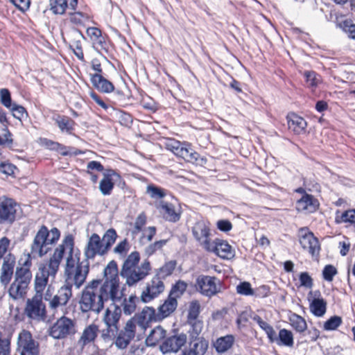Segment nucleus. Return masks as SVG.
<instances>
[{
	"instance_id": "nucleus-1",
	"label": "nucleus",
	"mask_w": 355,
	"mask_h": 355,
	"mask_svg": "<svg viewBox=\"0 0 355 355\" xmlns=\"http://www.w3.org/2000/svg\"><path fill=\"white\" fill-rule=\"evenodd\" d=\"M114 290L112 285L101 284L99 279L89 282L83 290L79 301L81 311L98 313L103 310L105 302H119L121 297L118 296V292Z\"/></svg>"
},
{
	"instance_id": "nucleus-2",
	"label": "nucleus",
	"mask_w": 355,
	"mask_h": 355,
	"mask_svg": "<svg viewBox=\"0 0 355 355\" xmlns=\"http://www.w3.org/2000/svg\"><path fill=\"white\" fill-rule=\"evenodd\" d=\"M67 252L64 266V285L72 290V287L80 288L85 282L89 270V265L87 260L80 261V252L74 249L73 239L69 235L64 238Z\"/></svg>"
},
{
	"instance_id": "nucleus-3",
	"label": "nucleus",
	"mask_w": 355,
	"mask_h": 355,
	"mask_svg": "<svg viewBox=\"0 0 355 355\" xmlns=\"http://www.w3.org/2000/svg\"><path fill=\"white\" fill-rule=\"evenodd\" d=\"M139 253L134 251L126 257L123 263L120 275L125 279V283L129 286H135L144 279L151 270L148 260L146 259L139 265Z\"/></svg>"
},
{
	"instance_id": "nucleus-4",
	"label": "nucleus",
	"mask_w": 355,
	"mask_h": 355,
	"mask_svg": "<svg viewBox=\"0 0 355 355\" xmlns=\"http://www.w3.org/2000/svg\"><path fill=\"white\" fill-rule=\"evenodd\" d=\"M31 260L27 258L21 267H17L14 275V281L10 284L8 293L14 300L23 298L27 293L28 285L32 279L30 270Z\"/></svg>"
},
{
	"instance_id": "nucleus-5",
	"label": "nucleus",
	"mask_w": 355,
	"mask_h": 355,
	"mask_svg": "<svg viewBox=\"0 0 355 355\" xmlns=\"http://www.w3.org/2000/svg\"><path fill=\"white\" fill-rule=\"evenodd\" d=\"M60 231L53 228L49 231L42 226L37 232L31 245V254L33 257H42L51 250L52 245L59 239Z\"/></svg>"
},
{
	"instance_id": "nucleus-6",
	"label": "nucleus",
	"mask_w": 355,
	"mask_h": 355,
	"mask_svg": "<svg viewBox=\"0 0 355 355\" xmlns=\"http://www.w3.org/2000/svg\"><path fill=\"white\" fill-rule=\"evenodd\" d=\"M65 252L64 239L62 243L55 248L49 260L39 265L37 272L49 278L51 282H53L59 270L60 265Z\"/></svg>"
},
{
	"instance_id": "nucleus-7",
	"label": "nucleus",
	"mask_w": 355,
	"mask_h": 355,
	"mask_svg": "<svg viewBox=\"0 0 355 355\" xmlns=\"http://www.w3.org/2000/svg\"><path fill=\"white\" fill-rule=\"evenodd\" d=\"M166 148L176 156L192 164L197 163L200 157L199 154L191 148V144L189 143H182L179 141L171 139L167 141Z\"/></svg>"
},
{
	"instance_id": "nucleus-8",
	"label": "nucleus",
	"mask_w": 355,
	"mask_h": 355,
	"mask_svg": "<svg viewBox=\"0 0 355 355\" xmlns=\"http://www.w3.org/2000/svg\"><path fill=\"white\" fill-rule=\"evenodd\" d=\"M73 320L62 316L50 327L49 335L55 339H63L76 333Z\"/></svg>"
},
{
	"instance_id": "nucleus-9",
	"label": "nucleus",
	"mask_w": 355,
	"mask_h": 355,
	"mask_svg": "<svg viewBox=\"0 0 355 355\" xmlns=\"http://www.w3.org/2000/svg\"><path fill=\"white\" fill-rule=\"evenodd\" d=\"M17 349L20 355H40L38 342L26 330H23L18 336Z\"/></svg>"
},
{
	"instance_id": "nucleus-10",
	"label": "nucleus",
	"mask_w": 355,
	"mask_h": 355,
	"mask_svg": "<svg viewBox=\"0 0 355 355\" xmlns=\"http://www.w3.org/2000/svg\"><path fill=\"white\" fill-rule=\"evenodd\" d=\"M25 312L27 316L37 321H43L46 316V306L42 302V296L35 295L26 302Z\"/></svg>"
},
{
	"instance_id": "nucleus-11",
	"label": "nucleus",
	"mask_w": 355,
	"mask_h": 355,
	"mask_svg": "<svg viewBox=\"0 0 355 355\" xmlns=\"http://www.w3.org/2000/svg\"><path fill=\"white\" fill-rule=\"evenodd\" d=\"M165 289L164 284L159 275L154 276L146 283L145 289L141 294V300L148 303L157 298Z\"/></svg>"
},
{
	"instance_id": "nucleus-12",
	"label": "nucleus",
	"mask_w": 355,
	"mask_h": 355,
	"mask_svg": "<svg viewBox=\"0 0 355 355\" xmlns=\"http://www.w3.org/2000/svg\"><path fill=\"white\" fill-rule=\"evenodd\" d=\"M159 320L158 319V314L155 313V309L150 306H145L141 312L129 320L132 326L137 330L139 329L141 331H144L152 321Z\"/></svg>"
},
{
	"instance_id": "nucleus-13",
	"label": "nucleus",
	"mask_w": 355,
	"mask_h": 355,
	"mask_svg": "<svg viewBox=\"0 0 355 355\" xmlns=\"http://www.w3.org/2000/svg\"><path fill=\"white\" fill-rule=\"evenodd\" d=\"M188 337L185 333H176L166 338L159 345V350L163 354L177 353L187 343Z\"/></svg>"
},
{
	"instance_id": "nucleus-14",
	"label": "nucleus",
	"mask_w": 355,
	"mask_h": 355,
	"mask_svg": "<svg viewBox=\"0 0 355 355\" xmlns=\"http://www.w3.org/2000/svg\"><path fill=\"white\" fill-rule=\"evenodd\" d=\"M107 253L100 236L96 233L92 234L88 239L84 249L86 260L93 259L96 255L103 256Z\"/></svg>"
},
{
	"instance_id": "nucleus-15",
	"label": "nucleus",
	"mask_w": 355,
	"mask_h": 355,
	"mask_svg": "<svg viewBox=\"0 0 355 355\" xmlns=\"http://www.w3.org/2000/svg\"><path fill=\"white\" fill-rule=\"evenodd\" d=\"M196 288L202 295L211 297L219 291L218 279L207 275H200L196 279Z\"/></svg>"
},
{
	"instance_id": "nucleus-16",
	"label": "nucleus",
	"mask_w": 355,
	"mask_h": 355,
	"mask_svg": "<svg viewBox=\"0 0 355 355\" xmlns=\"http://www.w3.org/2000/svg\"><path fill=\"white\" fill-rule=\"evenodd\" d=\"M205 250L223 259H231L234 257V250L232 247L227 241L220 239H216L211 241Z\"/></svg>"
},
{
	"instance_id": "nucleus-17",
	"label": "nucleus",
	"mask_w": 355,
	"mask_h": 355,
	"mask_svg": "<svg viewBox=\"0 0 355 355\" xmlns=\"http://www.w3.org/2000/svg\"><path fill=\"white\" fill-rule=\"evenodd\" d=\"M112 304L106 309L103 316V321L107 328L108 332L114 334L119 330V322L121 315V308L112 302Z\"/></svg>"
},
{
	"instance_id": "nucleus-18",
	"label": "nucleus",
	"mask_w": 355,
	"mask_h": 355,
	"mask_svg": "<svg viewBox=\"0 0 355 355\" xmlns=\"http://www.w3.org/2000/svg\"><path fill=\"white\" fill-rule=\"evenodd\" d=\"M17 204L11 198H0V223L14 222L16 218Z\"/></svg>"
},
{
	"instance_id": "nucleus-19",
	"label": "nucleus",
	"mask_w": 355,
	"mask_h": 355,
	"mask_svg": "<svg viewBox=\"0 0 355 355\" xmlns=\"http://www.w3.org/2000/svg\"><path fill=\"white\" fill-rule=\"evenodd\" d=\"M103 178L99 182V190L103 196L111 194L114 184L121 180V175L112 169H106L103 173Z\"/></svg>"
},
{
	"instance_id": "nucleus-20",
	"label": "nucleus",
	"mask_w": 355,
	"mask_h": 355,
	"mask_svg": "<svg viewBox=\"0 0 355 355\" xmlns=\"http://www.w3.org/2000/svg\"><path fill=\"white\" fill-rule=\"evenodd\" d=\"M209 343L205 338L189 339L188 346L180 355H206L208 352Z\"/></svg>"
},
{
	"instance_id": "nucleus-21",
	"label": "nucleus",
	"mask_w": 355,
	"mask_h": 355,
	"mask_svg": "<svg viewBox=\"0 0 355 355\" xmlns=\"http://www.w3.org/2000/svg\"><path fill=\"white\" fill-rule=\"evenodd\" d=\"M105 280L101 284L112 285L116 292L118 296L122 298L123 293L120 289L119 278L118 275L117 264L115 261H110L104 269Z\"/></svg>"
},
{
	"instance_id": "nucleus-22",
	"label": "nucleus",
	"mask_w": 355,
	"mask_h": 355,
	"mask_svg": "<svg viewBox=\"0 0 355 355\" xmlns=\"http://www.w3.org/2000/svg\"><path fill=\"white\" fill-rule=\"evenodd\" d=\"M300 243L302 247L307 250L312 256L318 254L320 249L319 241L307 229L300 230Z\"/></svg>"
},
{
	"instance_id": "nucleus-23",
	"label": "nucleus",
	"mask_w": 355,
	"mask_h": 355,
	"mask_svg": "<svg viewBox=\"0 0 355 355\" xmlns=\"http://www.w3.org/2000/svg\"><path fill=\"white\" fill-rule=\"evenodd\" d=\"M137 329L131 322H127L123 329L121 330L115 338L114 344L119 349H124L135 338Z\"/></svg>"
},
{
	"instance_id": "nucleus-24",
	"label": "nucleus",
	"mask_w": 355,
	"mask_h": 355,
	"mask_svg": "<svg viewBox=\"0 0 355 355\" xmlns=\"http://www.w3.org/2000/svg\"><path fill=\"white\" fill-rule=\"evenodd\" d=\"M193 234L205 250L211 244V230L205 222L199 221L196 223L193 227Z\"/></svg>"
},
{
	"instance_id": "nucleus-25",
	"label": "nucleus",
	"mask_w": 355,
	"mask_h": 355,
	"mask_svg": "<svg viewBox=\"0 0 355 355\" xmlns=\"http://www.w3.org/2000/svg\"><path fill=\"white\" fill-rule=\"evenodd\" d=\"M72 295V290L63 284L49 303V308L52 310H56L60 306L67 305Z\"/></svg>"
},
{
	"instance_id": "nucleus-26",
	"label": "nucleus",
	"mask_w": 355,
	"mask_h": 355,
	"mask_svg": "<svg viewBox=\"0 0 355 355\" xmlns=\"http://www.w3.org/2000/svg\"><path fill=\"white\" fill-rule=\"evenodd\" d=\"M319 202L312 195L304 193L296 202V209L300 212L310 214L315 212Z\"/></svg>"
},
{
	"instance_id": "nucleus-27",
	"label": "nucleus",
	"mask_w": 355,
	"mask_h": 355,
	"mask_svg": "<svg viewBox=\"0 0 355 355\" xmlns=\"http://www.w3.org/2000/svg\"><path fill=\"white\" fill-rule=\"evenodd\" d=\"M287 121L289 130L295 134L300 135L306 132L307 123L302 116L295 113H290L287 116Z\"/></svg>"
},
{
	"instance_id": "nucleus-28",
	"label": "nucleus",
	"mask_w": 355,
	"mask_h": 355,
	"mask_svg": "<svg viewBox=\"0 0 355 355\" xmlns=\"http://www.w3.org/2000/svg\"><path fill=\"white\" fill-rule=\"evenodd\" d=\"M90 80L92 85L101 92L111 93L114 89L113 84L100 73L90 74Z\"/></svg>"
},
{
	"instance_id": "nucleus-29",
	"label": "nucleus",
	"mask_w": 355,
	"mask_h": 355,
	"mask_svg": "<svg viewBox=\"0 0 355 355\" xmlns=\"http://www.w3.org/2000/svg\"><path fill=\"white\" fill-rule=\"evenodd\" d=\"M235 343V337L232 334H227L216 339L213 347L218 354H224L229 351Z\"/></svg>"
},
{
	"instance_id": "nucleus-30",
	"label": "nucleus",
	"mask_w": 355,
	"mask_h": 355,
	"mask_svg": "<svg viewBox=\"0 0 355 355\" xmlns=\"http://www.w3.org/2000/svg\"><path fill=\"white\" fill-rule=\"evenodd\" d=\"M178 306V301L168 295L164 302L158 308V319L163 320L173 313Z\"/></svg>"
},
{
	"instance_id": "nucleus-31",
	"label": "nucleus",
	"mask_w": 355,
	"mask_h": 355,
	"mask_svg": "<svg viewBox=\"0 0 355 355\" xmlns=\"http://www.w3.org/2000/svg\"><path fill=\"white\" fill-rule=\"evenodd\" d=\"M166 331L160 325L152 329L146 339L148 346L155 347L160 341L166 338Z\"/></svg>"
},
{
	"instance_id": "nucleus-32",
	"label": "nucleus",
	"mask_w": 355,
	"mask_h": 355,
	"mask_svg": "<svg viewBox=\"0 0 355 355\" xmlns=\"http://www.w3.org/2000/svg\"><path fill=\"white\" fill-rule=\"evenodd\" d=\"M98 327L96 324H89L84 329L78 343L83 346H85L94 342L98 336Z\"/></svg>"
},
{
	"instance_id": "nucleus-33",
	"label": "nucleus",
	"mask_w": 355,
	"mask_h": 355,
	"mask_svg": "<svg viewBox=\"0 0 355 355\" xmlns=\"http://www.w3.org/2000/svg\"><path fill=\"white\" fill-rule=\"evenodd\" d=\"M161 212L164 218L171 222H176L180 218V213L171 203L162 202L161 205Z\"/></svg>"
},
{
	"instance_id": "nucleus-34",
	"label": "nucleus",
	"mask_w": 355,
	"mask_h": 355,
	"mask_svg": "<svg viewBox=\"0 0 355 355\" xmlns=\"http://www.w3.org/2000/svg\"><path fill=\"white\" fill-rule=\"evenodd\" d=\"M275 343L279 346L292 347L294 345L293 333L286 329H280Z\"/></svg>"
},
{
	"instance_id": "nucleus-35",
	"label": "nucleus",
	"mask_w": 355,
	"mask_h": 355,
	"mask_svg": "<svg viewBox=\"0 0 355 355\" xmlns=\"http://www.w3.org/2000/svg\"><path fill=\"white\" fill-rule=\"evenodd\" d=\"M311 312L317 317H322L327 311V302L323 298H314L310 303Z\"/></svg>"
},
{
	"instance_id": "nucleus-36",
	"label": "nucleus",
	"mask_w": 355,
	"mask_h": 355,
	"mask_svg": "<svg viewBox=\"0 0 355 355\" xmlns=\"http://www.w3.org/2000/svg\"><path fill=\"white\" fill-rule=\"evenodd\" d=\"M53 119L62 132L71 133L73 130L75 122L69 117L57 115L53 117Z\"/></svg>"
},
{
	"instance_id": "nucleus-37",
	"label": "nucleus",
	"mask_w": 355,
	"mask_h": 355,
	"mask_svg": "<svg viewBox=\"0 0 355 355\" xmlns=\"http://www.w3.org/2000/svg\"><path fill=\"white\" fill-rule=\"evenodd\" d=\"M335 222L337 224L340 223H355V209H349L341 212L336 211L335 215Z\"/></svg>"
},
{
	"instance_id": "nucleus-38",
	"label": "nucleus",
	"mask_w": 355,
	"mask_h": 355,
	"mask_svg": "<svg viewBox=\"0 0 355 355\" xmlns=\"http://www.w3.org/2000/svg\"><path fill=\"white\" fill-rule=\"evenodd\" d=\"M289 321L291 327L299 333L304 332L307 329L306 320L296 313H292L289 316Z\"/></svg>"
},
{
	"instance_id": "nucleus-39",
	"label": "nucleus",
	"mask_w": 355,
	"mask_h": 355,
	"mask_svg": "<svg viewBox=\"0 0 355 355\" xmlns=\"http://www.w3.org/2000/svg\"><path fill=\"white\" fill-rule=\"evenodd\" d=\"M49 279V278L46 277L44 275L40 274V272H37L34 280L35 295H43L44 289L49 285L48 284Z\"/></svg>"
},
{
	"instance_id": "nucleus-40",
	"label": "nucleus",
	"mask_w": 355,
	"mask_h": 355,
	"mask_svg": "<svg viewBox=\"0 0 355 355\" xmlns=\"http://www.w3.org/2000/svg\"><path fill=\"white\" fill-rule=\"evenodd\" d=\"M117 236V233L113 228H110L103 234V238L101 239V242L103 243L107 252L115 243Z\"/></svg>"
},
{
	"instance_id": "nucleus-41",
	"label": "nucleus",
	"mask_w": 355,
	"mask_h": 355,
	"mask_svg": "<svg viewBox=\"0 0 355 355\" xmlns=\"http://www.w3.org/2000/svg\"><path fill=\"white\" fill-rule=\"evenodd\" d=\"M188 322L191 325V328L189 330V339L204 338L200 336L203 329L202 321L196 320L188 321Z\"/></svg>"
},
{
	"instance_id": "nucleus-42",
	"label": "nucleus",
	"mask_w": 355,
	"mask_h": 355,
	"mask_svg": "<svg viewBox=\"0 0 355 355\" xmlns=\"http://www.w3.org/2000/svg\"><path fill=\"white\" fill-rule=\"evenodd\" d=\"M138 298L135 295H130L128 298L124 299L122 306L124 314L131 315L135 311Z\"/></svg>"
},
{
	"instance_id": "nucleus-43",
	"label": "nucleus",
	"mask_w": 355,
	"mask_h": 355,
	"mask_svg": "<svg viewBox=\"0 0 355 355\" xmlns=\"http://www.w3.org/2000/svg\"><path fill=\"white\" fill-rule=\"evenodd\" d=\"M67 5V0H49L50 10L55 15L64 14Z\"/></svg>"
},
{
	"instance_id": "nucleus-44",
	"label": "nucleus",
	"mask_w": 355,
	"mask_h": 355,
	"mask_svg": "<svg viewBox=\"0 0 355 355\" xmlns=\"http://www.w3.org/2000/svg\"><path fill=\"white\" fill-rule=\"evenodd\" d=\"M130 245L126 239L117 243L114 248L113 252L116 254L119 258L124 259L128 251L130 250Z\"/></svg>"
},
{
	"instance_id": "nucleus-45",
	"label": "nucleus",
	"mask_w": 355,
	"mask_h": 355,
	"mask_svg": "<svg viewBox=\"0 0 355 355\" xmlns=\"http://www.w3.org/2000/svg\"><path fill=\"white\" fill-rule=\"evenodd\" d=\"M187 288V284L184 281L179 280L173 286L169 296L177 300L178 298H180L183 295Z\"/></svg>"
},
{
	"instance_id": "nucleus-46",
	"label": "nucleus",
	"mask_w": 355,
	"mask_h": 355,
	"mask_svg": "<svg viewBox=\"0 0 355 355\" xmlns=\"http://www.w3.org/2000/svg\"><path fill=\"white\" fill-rule=\"evenodd\" d=\"M69 45L72 49L82 46V40L85 39L83 33L78 30H73L70 33Z\"/></svg>"
},
{
	"instance_id": "nucleus-47",
	"label": "nucleus",
	"mask_w": 355,
	"mask_h": 355,
	"mask_svg": "<svg viewBox=\"0 0 355 355\" xmlns=\"http://www.w3.org/2000/svg\"><path fill=\"white\" fill-rule=\"evenodd\" d=\"M89 19V15L82 12H73L69 14L70 21L76 25H84Z\"/></svg>"
},
{
	"instance_id": "nucleus-48",
	"label": "nucleus",
	"mask_w": 355,
	"mask_h": 355,
	"mask_svg": "<svg viewBox=\"0 0 355 355\" xmlns=\"http://www.w3.org/2000/svg\"><path fill=\"white\" fill-rule=\"evenodd\" d=\"M200 310V305L198 301L193 300L190 302L189 310H188V315L187 319L188 321L190 320H197Z\"/></svg>"
},
{
	"instance_id": "nucleus-49",
	"label": "nucleus",
	"mask_w": 355,
	"mask_h": 355,
	"mask_svg": "<svg viewBox=\"0 0 355 355\" xmlns=\"http://www.w3.org/2000/svg\"><path fill=\"white\" fill-rule=\"evenodd\" d=\"M87 34L93 42L101 45L103 43L101 31L96 27H89L87 29Z\"/></svg>"
},
{
	"instance_id": "nucleus-50",
	"label": "nucleus",
	"mask_w": 355,
	"mask_h": 355,
	"mask_svg": "<svg viewBox=\"0 0 355 355\" xmlns=\"http://www.w3.org/2000/svg\"><path fill=\"white\" fill-rule=\"evenodd\" d=\"M236 292L242 295L252 296L254 291L252 289L251 284L248 282H241L236 286Z\"/></svg>"
},
{
	"instance_id": "nucleus-51",
	"label": "nucleus",
	"mask_w": 355,
	"mask_h": 355,
	"mask_svg": "<svg viewBox=\"0 0 355 355\" xmlns=\"http://www.w3.org/2000/svg\"><path fill=\"white\" fill-rule=\"evenodd\" d=\"M304 76L307 85L310 87H315L320 81V76L314 71H306Z\"/></svg>"
},
{
	"instance_id": "nucleus-52",
	"label": "nucleus",
	"mask_w": 355,
	"mask_h": 355,
	"mask_svg": "<svg viewBox=\"0 0 355 355\" xmlns=\"http://www.w3.org/2000/svg\"><path fill=\"white\" fill-rule=\"evenodd\" d=\"M9 110L11 111L13 117L17 119L21 120L24 116H28V112L26 109L15 103H13V105Z\"/></svg>"
},
{
	"instance_id": "nucleus-53",
	"label": "nucleus",
	"mask_w": 355,
	"mask_h": 355,
	"mask_svg": "<svg viewBox=\"0 0 355 355\" xmlns=\"http://www.w3.org/2000/svg\"><path fill=\"white\" fill-rule=\"evenodd\" d=\"M339 26L349 38L355 40V24H352L350 20H345L340 22Z\"/></svg>"
},
{
	"instance_id": "nucleus-54",
	"label": "nucleus",
	"mask_w": 355,
	"mask_h": 355,
	"mask_svg": "<svg viewBox=\"0 0 355 355\" xmlns=\"http://www.w3.org/2000/svg\"><path fill=\"white\" fill-rule=\"evenodd\" d=\"M342 319L340 317L334 315L331 317L324 323V329L327 331L336 329L341 324Z\"/></svg>"
},
{
	"instance_id": "nucleus-55",
	"label": "nucleus",
	"mask_w": 355,
	"mask_h": 355,
	"mask_svg": "<svg viewBox=\"0 0 355 355\" xmlns=\"http://www.w3.org/2000/svg\"><path fill=\"white\" fill-rule=\"evenodd\" d=\"M177 263L175 261H169L166 262L162 268H160L159 274L164 277L171 275L176 267Z\"/></svg>"
},
{
	"instance_id": "nucleus-56",
	"label": "nucleus",
	"mask_w": 355,
	"mask_h": 355,
	"mask_svg": "<svg viewBox=\"0 0 355 355\" xmlns=\"http://www.w3.org/2000/svg\"><path fill=\"white\" fill-rule=\"evenodd\" d=\"M167 243V240H160L158 241H155L153 243L150 244L145 249V253L148 256H151L156 251L162 248L164 245H165Z\"/></svg>"
},
{
	"instance_id": "nucleus-57",
	"label": "nucleus",
	"mask_w": 355,
	"mask_h": 355,
	"mask_svg": "<svg viewBox=\"0 0 355 355\" xmlns=\"http://www.w3.org/2000/svg\"><path fill=\"white\" fill-rule=\"evenodd\" d=\"M0 100L1 104L6 108H11L13 105L10 93L8 89L3 88L0 90Z\"/></svg>"
},
{
	"instance_id": "nucleus-58",
	"label": "nucleus",
	"mask_w": 355,
	"mask_h": 355,
	"mask_svg": "<svg viewBox=\"0 0 355 355\" xmlns=\"http://www.w3.org/2000/svg\"><path fill=\"white\" fill-rule=\"evenodd\" d=\"M147 193L153 198H162L166 196L164 189L154 185H148L147 187Z\"/></svg>"
},
{
	"instance_id": "nucleus-59",
	"label": "nucleus",
	"mask_w": 355,
	"mask_h": 355,
	"mask_svg": "<svg viewBox=\"0 0 355 355\" xmlns=\"http://www.w3.org/2000/svg\"><path fill=\"white\" fill-rule=\"evenodd\" d=\"M300 286L311 288L313 285V279L307 272H302L299 275Z\"/></svg>"
},
{
	"instance_id": "nucleus-60",
	"label": "nucleus",
	"mask_w": 355,
	"mask_h": 355,
	"mask_svg": "<svg viewBox=\"0 0 355 355\" xmlns=\"http://www.w3.org/2000/svg\"><path fill=\"white\" fill-rule=\"evenodd\" d=\"M336 274L337 270L332 265H327L322 271L323 278L327 282H331Z\"/></svg>"
},
{
	"instance_id": "nucleus-61",
	"label": "nucleus",
	"mask_w": 355,
	"mask_h": 355,
	"mask_svg": "<svg viewBox=\"0 0 355 355\" xmlns=\"http://www.w3.org/2000/svg\"><path fill=\"white\" fill-rule=\"evenodd\" d=\"M15 266V257L12 254H8L3 258L2 268L10 270L14 272Z\"/></svg>"
},
{
	"instance_id": "nucleus-62",
	"label": "nucleus",
	"mask_w": 355,
	"mask_h": 355,
	"mask_svg": "<svg viewBox=\"0 0 355 355\" xmlns=\"http://www.w3.org/2000/svg\"><path fill=\"white\" fill-rule=\"evenodd\" d=\"M146 223V216L144 213H141L136 218L135 222V233L139 232L143 230V227Z\"/></svg>"
},
{
	"instance_id": "nucleus-63",
	"label": "nucleus",
	"mask_w": 355,
	"mask_h": 355,
	"mask_svg": "<svg viewBox=\"0 0 355 355\" xmlns=\"http://www.w3.org/2000/svg\"><path fill=\"white\" fill-rule=\"evenodd\" d=\"M13 275V272L6 270L1 268V275H0V282L3 286H7L10 282L12 277Z\"/></svg>"
},
{
	"instance_id": "nucleus-64",
	"label": "nucleus",
	"mask_w": 355,
	"mask_h": 355,
	"mask_svg": "<svg viewBox=\"0 0 355 355\" xmlns=\"http://www.w3.org/2000/svg\"><path fill=\"white\" fill-rule=\"evenodd\" d=\"M19 10L25 12L30 8L31 0H9Z\"/></svg>"
}]
</instances>
